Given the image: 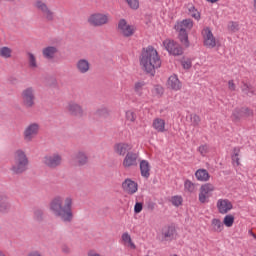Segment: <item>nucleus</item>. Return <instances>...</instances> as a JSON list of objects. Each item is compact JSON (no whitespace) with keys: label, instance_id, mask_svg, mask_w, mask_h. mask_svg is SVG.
<instances>
[{"label":"nucleus","instance_id":"f257e3e1","mask_svg":"<svg viewBox=\"0 0 256 256\" xmlns=\"http://www.w3.org/2000/svg\"><path fill=\"white\" fill-rule=\"evenodd\" d=\"M50 211L55 217H60L64 223H71L73 221V199L67 197L63 204L61 196L55 197L50 203Z\"/></svg>","mask_w":256,"mask_h":256},{"label":"nucleus","instance_id":"f03ea898","mask_svg":"<svg viewBox=\"0 0 256 256\" xmlns=\"http://www.w3.org/2000/svg\"><path fill=\"white\" fill-rule=\"evenodd\" d=\"M140 65L146 73H151V75H153L155 69L161 67V57L159 56L157 49L153 46L144 48L140 57Z\"/></svg>","mask_w":256,"mask_h":256},{"label":"nucleus","instance_id":"7ed1b4c3","mask_svg":"<svg viewBox=\"0 0 256 256\" xmlns=\"http://www.w3.org/2000/svg\"><path fill=\"white\" fill-rule=\"evenodd\" d=\"M174 29L178 33V39L183 47H190L191 43L189 42V33L187 31H191L193 29V20L184 19L180 22H177L174 26Z\"/></svg>","mask_w":256,"mask_h":256},{"label":"nucleus","instance_id":"20e7f679","mask_svg":"<svg viewBox=\"0 0 256 256\" xmlns=\"http://www.w3.org/2000/svg\"><path fill=\"white\" fill-rule=\"evenodd\" d=\"M21 104L25 109H33L37 99L36 91L33 86L27 87L22 90L20 94Z\"/></svg>","mask_w":256,"mask_h":256},{"label":"nucleus","instance_id":"39448f33","mask_svg":"<svg viewBox=\"0 0 256 256\" xmlns=\"http://www.w3.org/2000/svg\"><path fill=\"white\" fill-rule=\"evenodd\" d=\"M111 21V15L108 13L94 12L87 18V23L90 27H104Z\"/></svg>","mask_w":256,"mask_h":256},{"label":"nucleus","instance_id":"423d86ee","mask_svg":"<svg viewBox=\"0 0 256 256\" xmlns=\"http://www.w3.org/2000/svg\"><path fill=\"white\" fill-rule=\"evenodd\" d=\"M41 131V125L37 122H32L28 124L23 131V139L26 143H31L37 135H39V132Z\"/></svg>","mask_w":256,"mask_h":256},{"label":"nucleus","instance_id":"0eeeda50","mask_svg":"<svg viewBox=\"0 0 256 256\" xmlns=\"http://www.w3.org/2000/svg\"><path fill=\"white\" fill-rule=\"evenodd\" d=\"M201 35L203 39V45L206 47V49H215V47H217L219 41H217V38H215V35H213L211 28L204 27Z\"/></svg>","mask_w":256,"mask_h":256},{"label":"nucleus","instance_id":"6e6552de","mask_svg":"<svg viewBox=\"0 0 256 256\" xmlns=\"http://www.w3.org/2000/svg\"><path fill=\"white\" fill-rule=\"evenodd\" d=\"M162 47H164V49L169 53V55H173L174 57L183 55V48L179 43L175 42V40H164L162 42Z\"/></svg>","mask_w":256,"mask_h":256},{"label":"nucleus","instance_id":"1a4fd4ad","mask_svg":"<svg viewBox=\"0 0 256 256\" xmlns=\"http://www.w3.org/2000/svg\"><path fill=\"white\" fill-rule=\"evenodd\" d=\"M215 191V185L211 183L203 184L199 189L198 200L201 203H209V199L213 196V192Z\"/></svg>","mask_w":256,"mask_h":256},{"label":"nucleus","instance_id":"9d476101","mask_svg":"<svg viewBox=\"0 0 256 256\" xmlns=\"http://www.w3.org/2000/svg\"><path fill=\"white\" fill-rule=\"evenodd\" d=\"M66 110L72 117H77L78 119L85 117V110H83V106L77 102H69L66 106Z\"/></svg>","mask_w":256,"mask_h":256},{"label":"nucleus","instance_id":"9b49d317","mask_svg":"<svg viewBox=\"0 0 256 256\" xmlns=\"http://www.w3.org/2000/svg\"><path fill=\"white\" fill-rule=\"evenodd\" d=\"M216 207L220 215H227V213L233 211V202L227 198H220L216 202Z\"/></svg>","mask_w":256,"mask_h":256},{"label":"nucleus","instance_id":"f8f14e48","mask_svg":"<svg viewBox=\"0 0 256 256\" xmlns=\"http://www.w3.org/2000/svg\"><path fill=\"white\" fill-rule=\"evenodd\" d=\"M116 30L119 37L129 39V21L127 19L121 18L116 25Z\"/></svg>","mask_w":256,"mask_h":256},{"label":"nucleus","instance_id":"ddd939ff","mask_svg":"<svg viewBox=\"0 0 256 256\" xmlns=\"http://www.w3.org/2000/svg\"><path fill=\"white\" fill-rule=\"evenodd\" d=\"M75 67L80 75H87L91 71V61L87 58H80L76 61Z\"/></svg>","mask_w":256,"mask_h":256},{"label":"nucleus","instance_id":"4468645a","mask_svg":"<svg viewBox=\"0 0 256 256\" xmlns=\"http://www.w3.org/2000/svg\"><path fill=\"white\" fill-rule=\"evenodd\" d=\"M167 88L171 91H181L183 88V83L179 80V76L177 74H172L167 80Z\"/></svg>","mask_w":256,"mask_h":256},{"label":"nucleus","instance_id":"2eb2a0df","mask_svg":"<svg viewBox=\"0 0 256 256\" xmlns=\"http://www.w3.org/2000/svg\"><path fill=\"white\" fill-rule=\"evenodd\" d=\"M27 167H29V161H15L10 170L14 175H21V173H25Z\"/></svg>","mask_w":256,"mask_h":256},{"label":"nucleus","instance_id":"dca6fc26","mask_svg":"<svg viewBox=\"0 0 256 256\" xmlns=\"http://www.w3.org/2000/svg\"><path fill=\"white\" fill-rule=\"evenodd\" d=\"M174 237H175V227L165 226L162 228V232L160 234L161 241H173Z\"/></svg>","mask_w":256,"mask_h":256},{"label":"nucleus","instance_id":"f3484780","mask_svg":"<svg viewBox=\"0 0 256 256\" xmlns=\"http://www.w3.org/2000/svg\"><path fill=\"white\" fill-rule=\"evenodd\" d=\"M57 53H59V48H57V46H47L42 49L44 59H55V55H57Z\"/></svg>","mask_w":256,"mask_h":256},{"label":"nucleus","instance_id":"a211bd4d","mask_svg":"<svg viewBox=\"0 0 256 256\" xmlns=\"http://www.w3.org/2000/svg\"><path fill=\"white\" fill-rule=\"evenodd\" d=\"M114 152L117 153V155H121L122 157H125L127 153H129V143L127 142H119L114 145Z\"/></svg>","mask_w":256,"mask_h":256},{"label":"nucleus","instance_id":"6ab92c4d","mask_svg":"<svg viewBox=\"0 0 256 256\" xmlns=\"http://www.w3.org/2000/svg\"><path fill=\"white\" fill-rule=\"evenodd\" d=\"M10 209L9 197L6 194H0V213H9Z\"/></svg>","mask_w":256,"mask_h":256},{"label":"nucleus","instance_id":"aec40b11","mask_svg":"<svg viewBox=\"0 0 256 256\" xmlns=\"http://www.w3.org/2000/svg\"><path fill=\"white\" fill-rule=\"evenodd\" d=\"M165 119L163 118H155L152 122V127L154 131H157V133H165L167 129H165Z\"/></svg>","mask_w":256,"mask_h":256},{"label":"nucleus","instance_id":"412c9836","mask_svg":"<svg viewBox=\"0 0 256 256\" xmlns=\"http://www.w3.org/2000/svg\"><path fill=\"white\" fill-rule=\"evenodd\" d=\"M211 229L214 233H223L225 230V226L223 224V221L219 218H213L211 220Z\"/></svg>","mask_w":256,"mask_h":256},{"label":"nucleus","instance_id":"4be33fe9","mask_svg":"<svg viewBox=\"0 0 256 256\" xmlns=\"http://www.w3.org/2000/svg\"><path fill=\"white\" fill-rule=\"evenodd\" d=\"M27 61L29 69H32V71H35V69H39V62H37V56H35V54L28 52Z\"/></svg>","mask_w":256,"mask_h":256},{"label":"nucleus","instance_id":"5701e85b","mask_svg":"<svg viewBox=\"0 0 256 256\" xmlns=\"http://www.w3.org/2000/svg\"><path fill=\"white\" fill-rule=\"evenodd\" d=\"M140 171L142 177H145V179H149V176L151 175V164H149L147 161H141Z\"/></svg>","mask_w":256,"mask_h":256},{"label":"nucleus","instance_id":"b1692460","mask_svg":"<svg viewBox=\"0 0 256 256\" xmlns=\"http://www.w3.org/2000/svg\"><path fill=\"white\" fill-rule=\"evenodd\" d=\"M33 219L36 223H43L45 221V210L43 208H34Z\"/></svg>","mask_w":256,"mask_h":256},{"label":"nucleus","instance_id":"393cba45","mask_svg":"<svg viewBox=\"0 0 256 256\" xmlns=\"http://www.w3.org/2000/svg\"><path fill=\"white\" fill-rule=\"evenodd\" d=\"M197 181L207 182L210 179L209 172L205 169H199L195 173Z\"/></svg>","mask_w":256,"mask_h":256},{"label":"nucleus","instance_id":"a878e982","mask_svg":"<svg viewBox=\"0 0 256 256\" xmlns=\"http://www.w3.org/2000/svg\"><path fill=\"white\" fill-rule=\"evenodd\" d=\"M222 224L224 227L231 229L235 225V216L233 214H226L223 218Z\"/></svg>","mask_w":256,"mask_h":256},{"label":"nucleus","instance_id":"bb28decb","mask_svg":"<svg viewBox=\"0 0 256 256\" xmlns=\"http://www.w3.org/2000/svg\"><path fill=\"white\" fill-rule=\"evenodd\" d=\"M34 7L37 9V11H39V13H41V15L44 13V11L49 9V6L43 0H36Z\"/></svg>","mask_w":256,"mask_h":256},{"label":"nucleus","instance_id":"cd10ccee","mask_svg":"<svg viewBox=\"0 0 256 256\" xmlns=\"http://www.w3.org/2000/svg\"><path fill=\"white\" fill-rule=\"evenodd\" d=\"M13 50L7 46L0 47V57L2 59H11Z\"/></svg>","mask_w":256,"mask_h":256},{"label":"nucleus","instance_id":"c85d7f7f","mask_svg":"<svg viewBox=\"0 0 256 256\" xmlns=\"http://www.w3.org/2000/svg\"><path fill=\"white\" fill-rule=\"evenodd\" d=\"M14 159L16 161H27L28 158L24 150L18 149L14 152Z\"/></svg>","mask_w":256,"mask_h":256},{"label":"nucleus","instance_id":"c756f323","mask_svg":"<svg viewBox=\"0 0 256 256\" xmlns=\"http://www.w3.org/2000/svg\"><path fill=\"white\" fill-rule=\"evenodd\" d=\"M41 15H42V19H44V21H54V19H55V12H53V10H51V8H48Z\"/></svg>","mask_w":256,"mask_h":256},{"label":"nucleus","instance_id":"7c9ffc66","mask_svg":"<svg viewBox=\"0 0 256 256\" xmlns=\"http://www.w3.org/2000/svg\"><path fill=\"white\" fill-rule=\"evenodd\" d=\"M184 189L188 191V193H195L197 191V186L191 180H186L184 182Z\"/></svg>","mask_w":256,"mask_h":256},{"label":"nucleus","instance_id":"2f4dec72","mask_svg":"<svg viewBox=\"0 0 256 256\" xmlns=\"http://www.w3.org/2000/svg\"><path fill=\"white\" fill-rule=\"evenodd\" d=\"M188 11H189V15L191 17H193L194 19H196V21H199V19H201V13H199L196 9L195 6H193L192 4L188 5Z\"/></svg>","mask_w":256,"mask_h":256},{"label":"nucleus","instance_id":"473e14b6","mask_svg":"<svg viewBox=\"0 0 256 256\" xmlns=\"http://www.w3.org/2000/svg\"><path fill=\"white\" fill-rule=\"evenodd\" d=\"M232 161H239L241 159V148L235 147L231 153Z\"/></svg>","mask_w":256,"mask_h":256},{"label":"nucleus","instance_id":"72a5a7b5","mask_svg":"<svg viewBox=\"0 0 256 256\" xmlns=\"http://www.w3.org/2000/svg\"><path fill=\"white\" fill-rule=\"evenodd\" d=\"M170 201L174 207H181L183 205V197L181 196H173Z\"/></svg>","mask_w":256,"mask_h":256},{"label":"nucleus","instance_id":"f704fd0d","mask_svg":"<svg viewBox=\"0 0 256 256\" xmlns=\"http://www.w3.org/2000/svg\"><path fill=\"white\" fill-rule=\"evenodd\" d=\"M164 92H165V90L163 89V86H161V85H156L152 89V93L156 97H162Z\"/></svg>","mask_w":256,"mask_h":256},{"label":"nucleus","instance_id":"c9c22d12","mask_svg":"<svg viewBox=\"0 0 256 256\" xmlns=\"http://www.w3.org/2000/svg\"><path fill=\"white\" fill-rule=\"evenodd\" d=\"M75 158L78 161H87V159H89V154L87 152H85V151H78L76 153Z\"/></svg>","mask_w":256,"mask_h":256},{"label":"nucleus","instance_id":"e433bc0d","mask_svg":"<svg viewBox=\"0 0 256 256\" xmlns=\"http://www.w3.org/2000/svg\"><path fill=\"white\" fill-rule=\"evenodd\" d=\"M243 117V110L235 109L232 113L233 121H239Z\"/></svg>","mask_w":256,"mask_h":256},{"label":"nucleus","instance_id":"4c0bfd02","mask_svg":"<svg viewBox=\"0 0 256 256\" xmlns=\"http://www.w3.org/2000/svg\"><path fill=\"white\" fill-rule=\"evenodd\" d=\"M139 189V185L135 181H129V193L133 195V193H137Z\"/></svg>","mask_w":256,"mask_h":256},{"label":"nucleus","instance_id":"58836bf2","mask_svg":"<svg viewBox=\"0 0 256 256\" xmlns=\"http://www.w3.org/2000/svg\"><path fill=\"white\" fill-rule=\"evenodd\" d=\"M45 165L48 169H57L61 165V161H45Z\"/></svg>","mask_w":256,"mask_h":256},{"label":"nucleus","instance_id":"ea45409f","mask_svg":"<svg viewBox=\"0 0 256 256\" xmlns=\"http://www.w3.org/2000/svg\"><path fill=\"white\" fill-rule=\"evenodd\" d=\"M47 161H61L63 157L59 153H54L52 155L46 156Z\"/></svg>","mask_w":256,"mask_h":256},{"label":"nucleus","instance_id":"a19ab883","mask_svg":"<svg viewBox=\"0 0 256 256\" xmlns=\"http://www.w3.org/2000/svg\"><path fill=\"white\" fill-rule=\"evenodd\" d=\"M190 119H191V123H192V125H194V127L201 123V117H199V115H197V114H191Z\"/></svg>","mask_w":256,"mask_h":256},{"label":"nucleus","instance_id":"79ce46f5","mask_svg":"<svg viewBox=\"0 0 256 256\" xmlns=\"http://www.w3.org/2000/svg\"><path fill=\"white\" fill-rule=\"evenodd\" d=\"M228 30L231 31L232 33H237V31H239V23L230 22L228 24Z\"/></svg>","mask_w":256,"mask_h":256},{"label":"nucleus","instance_id":"37998d69","mask_svg":"<svg viewBox=\"0 0 256 256\" xmlns=\"http://www.w3.org/2000/svg\"><path fill=\"white\" fill-rule=\"evenodd\" d=\"M145 87V82H136L134 85V90L136 93H141Z\"/></svg>","mask_w":256,"mask_h":256},{"label":"nucleus","instance_id":"c03bdc74","mask_svg":"<svg viewBox=\"0 0 256 256\" xmlns=\"http://www.w3.org/2000/svg\"><path fill=\"white\" fill-rule=\"evenodd\" d=\"M121 243H122V245L129 247V233L128 232H125L124 234H122Z\"/></svg>","mask_w":256,"mask_h":256},{"label":"nucleus","instance_id":"a18cd8bd","mask_svg":"<svg viewBox=\"0 0 256 256\" xmlns=\"http://www.w3.org/2000/svg\"><path fill=\"white\" fill-rule=\"evenodd\" d=\"M198 151L200 154H202L203 156H205L207 153H209V146L207 144L201 145L198 148Z\"/></svg>","mask_w":256,"mask_h":256},{"label":"nucleus","instance_id":"49530a36","mask_svg":"<svg viewBox=\"0 0 256 256\" xmlns=\"http://www.w3.org/2000/svg\"><path fill=\"white\" fill-rule=\"evenodd\" d=\"M181 65H182L183 69H186V70L191 69V67H192L191 60H189V59L182 60Z\"/></svg>","mask_w":256,"mask_h":256},{"label":"nucleus","instance_id":"de8ad7c7","mask_svg":"<svg viewBox=\"0 0 256 256\" xmlns=\"http://www.w3.org/2000/svg\"><path fill=\"white\" fill-rule=\"evenodd\" d=\"M129 7L134 10L139 9V0H129Z\"/></svg>","mask_w":256,"mask_h":256},{"label":"nucleus","instance_id":"09e8293b","mask_svg":"<svg viewBox=\"0 0 256 256\" xmlns=\"http://www.w3.org/2000/svg\"><path fill=\"white\" fill-rule=\"evenodd\" d=\"M122 189L125 191V193H129V178H126L122 183Z\"/></svg>","mask_w":256,"mask_h":256},{"label":"nucleus","instance_id":"8fccbe9b","mask_svg":"<svg viewBox=\"0 0 256 256\" xmlns=\"http://www.w3.org/2000/svg\"><path fill=\"white\" fill-rule=\"evenodd\" d=\"M61 251L62 253H64L65 255H69L71 253V248H69V246L67 244H63L61 246Z\"/></svg>","mask_w":256,"mask_h":256},{"label":"nucleus","instance_id":"3c124183","mask_svg":"<svg viewBox=\"0 0 256 256\" xmlns=\"http://www.w3.org/2000/svg\"><path fill=\"white\" fill-rule=\"evenodd\" d=\"M143 211V204L141 202H137L134 206L135 213H141Z\"/></svg>","mask_w":256,"mask_h":256},{"label":"nucleus","instance_id":"603ef678","mask_svg":"<svg viewBox=\"0 0 256 256\" xmlns=\"http://www.w3.org/2000/svg\"><path fill=\"white\" fill-rule=\"evenodd\" d=\"M87 165V161H75L72 164V167H83Z\"/></svg>","mask_w":256,"mask_h":256},{"label":"nucleus","instance_id":"864d4df0","mask_svg":"<svg viewBox=\"0 0 256 256\" xmlns=\"http://www.w3.org/2000/svg\"><path fill=\"white\" fill-rule=\"evenodd\" d=\"M26 256H43L39 250L30 251Z\"/></svg>","mask_w":256,"mask_h":256},{"label":"nucleus","instance_id":"5fc2aeb1","mask_svg":"<svg viewBox=\"0 0 256 256\" xmlns=\"http://www.w3.org/2000/svg\"><path fill=\"white\" fill-rule=\"evenodd\" d=\"M228 89H229L230 91H235L236 86H235V82H234L233 80H230V81L228 82Z\"/></svg>","mask_w":256,"mask_h":256},{"label":"nucleus","instance_id":"6e6d98bb","mask_svg":"<svg viewBox=\"0 0 256 256\" xmlns=\"http://www.w3.org/2000/svg\"><path fill=\"white\" fill-rule=\"evenodd\" d=\"M244 113H245L246 117H253V110H251L249 108H246L244 110Z\"/></svg>","mask_w":256,"mask_h":256},{"label":"nucleus","instance_id":"4d7b16f0","mask_svg":"<svg viewBox=\"0 0 256 256\" xmlns=\"http://www.w3.org/2000/svg\"><path fill=\"white\" fill-rule=\"evenodd\" d=\"M139 159V155L137 153L130 155V161H137Z\"/></svg>","mask_w":256,"mask_h":256},{"label":"nucleus","instance_id":"13d9d810","mask_svg":"<svg viewBox=\"0 0 256 256\" xmlns=\"http://www.w3.org/2000/svg\"><path fill=\"white\" fill-rule=\"evenodd\" d=\"M88 256H101L99 253H96L95 251H93V250H90L89 252H88Z\"/></svg>","mask_w":256,"mask_h":256},{"label":"nucleus","instance_id":"bf43d9fd","mask_svg":"<svg viewBox=\"0 0 256 256\" xmlns=\"http://www.w3.org/2000/svg\"><path fill=\"white\" fill-rule=\"evenodd\" d=\"M129 249H135V244L131 240L129 241Z\"/></svg>","mask_w":256,"mask_h":256},{"label":"nucleus","instance_id":"052dcab7","mask_svg":"<svg viewBox=\"0 0 256 256\" xmlns=\"http://www.w3.org/2000/svg\"><path fill=\"white\" fill-rule=\"evenodd\" d=\"M249 235H251V237H253V239H255L256 240V234L255 233H253V231L252 230H249Z\"/></svg>","mask_w":256,"mask_h":256},{"label":"nucleus","instance_id":"680f3d73","mask_svg":"<svg viewBox=\"0 0 256 256\" xmlns=\"http://www.w3.org/2000/svg\"><path fill=\"white\" fill-rule=\"evenodd\" d=\"M253 1V12L256 15V0H252Z\"/></svg>","mask_w":256,"mask_h":256},{"label":"nucleus","instance_id":"e2e57ef3","mask_svg":"<svg viewBox=\"0 0 256 256\" xmlns=\"http://www.w3.org/2000/svg\"><path fill=\"white\" fill-rule=\"evenodd\" d=\"M135 33V28L130 27L129 28V35H133Z\"/></svg>","mask_w":256,"mask_h":256},{"label":"nucleus","instance_id":"0e129e2a","mask_svg":"<svg viewBox=\"0 0 256 256\" xmlns=\"http://www.w3.org/2000/svg\"><path fill=\"white\" fill-rule=\"evenodd\" d=\"M234 167H239V165H241V163L239 162V161H236V162H234Z\"/></svg>","mask_w":256,"mask_h":256},{"label":"nucleus","instance_id":"69168bd1","mask_svg":"<svg viewBox=\"0 0 256 256\" xmlns=\"http://www.w3.org/2000/svg\"><path fill=\"white\" fill-rule=\"evenodd\" d=\"M208 3H218L219 0H206Z\"/></svg>","mask_w":256,"mask_h":256},{"label":"nucleus","instance_id":"338daca9","mask_svg":"<svg viewBox=\"0 0 256 256\" xmlns=\"http://www.w3.org/2000/svg\"><path fill=\"white\" fill-rule=\"evenodd\" d=\"M123 165H124V167H129V161H124Z\"/></svg>","mask_w":256,"mask_h":256},{"label":"nucleus","instance_id":"774afa93","mask_svg":"<svg viewBox=\"0 0 256 256\" xmlns=\"http://www.w3.org/2000/svg\"><path fill=\"white\" fill-rule=\"evenodd\" d=\"M131 121H135V114H132Z\"/></svg>","mask_w":256,"mask_h":256}]
</instances>
